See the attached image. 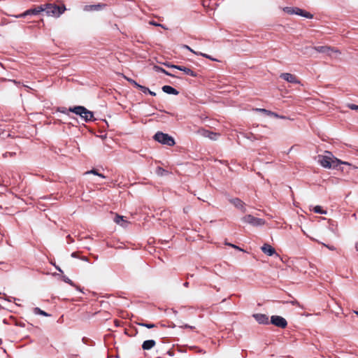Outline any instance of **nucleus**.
Returning a JSON list of instances; mask_svg holds the SVG:
<instances>
[{
  "label": "nucleus",
  "instance_id": "obj_1",
  "mask_svg": "<svg viewBox=\"0 0 358 358\" xmlns=\"http://www.w3.org/2000/svg\"><path fill=\"white\" fill-rule=\"evenodd\" d=\"M325 155H318V163L323 167L327 169L337 168L340 164H348L349 163L343 162L335 157L331 152H326Z\"/></svg>",
  "mask_w": 358,
  "mask_h": 358
},
{
  "label": "nucleus",
  "instance_id": "obj_2",
  "mask_svg": "<svg viewBox=\"0 0 358 358\" xmlns=\"http://www.w3.org/2000/svg\"><path fill=\"white\" fill-rule=\"evenodd\" d=\"M43 8H45L44 11H45L48 15H51L55 17H59L66 10L64 4L56 5L54 3H46L43 5Z\"/></svg>",
  "mask_w": 358,
  "mask_h": 358
},
{
  "label": "nucleus",
  "instance_id": "obj_3",
  "mask_svg": "<svg viewBox=\"0 0 358 358\" xmlns=\"http://www.w3.org/2000/svg\"><path fill=\"white\" fill-rule=\"evenodd\" d=\"M69 110L80 115L86 122L92 121L94 118L93 113L88 110L84 106H75L74 108H70Z\"/></svg>",
  "mask_w": 358,
  "mask_h": 358
},
{
  "label": "nucleus",
  "instance_id": "obj_4",
  "mask_svg": "<svg viewBox=\"0 0 358 358\" xmlns=\"http://www.w3.org/2000/svg\"><path fill=\"white\" fill-rule=\"evenodd\" d=\"M154 139L162 144L169 146H173L176 143L172 136L161 131H158L155 134Z\"/></svg>",
  "mask_w": 358,
  "mask_h": 358
},
{
  "label": "nucleus",
  "instance_id": "obj_5",
  "mask_svg": "<svg viewBox=\"0 0 358 358\" xmlns=\"http://www.w3.org/2000/svg\"><path fill=\"white\" fill-rule=\"evenodd\" d=\"M313 49L316 50L317 52L320 53H327L329 56H331V53H336L337 55H341V52L339 50L329 45H323V46H314Z\"/></svg>",
  "mask_w": 358,
  "mask_h": 358
},
{
  "label": "nucleus",
  "instance_id": "obj_6",
  "mask_svg": "<svg viewBox=\"0 0 358 358\" xmlns=\"http://www.w3.org/2000/svg\"><path fill=\"white\" fill-rule=\"evenodd\" d=\"M243 222L252 224V226H261L264 224V220L255 217L251 215H247L242 218Z\"/></svg>",
  "mask_w": 358,
  "mask_h": 358
},
{
  "label": "nucleus",
  "instance_id": "obj_7",
  "mask_svg": "<svg viewBox=\"0 0 358 358\" xmlns=\"http://www.w3.org/2000/svg\"><path fill=\"white\" fill-rule=\"evenodd\" d=\"M271 323L275 325V327L284 329L287 326V322L286 320L278 315H273L271 317Z\"/></svg>",
  "mask_w": 358,
  "mask_h": 358
},
{
  "label": "nucleus",
  "instance_id": "obj_8",
  "mask_svg": "<svg viewBox=\"0 0 358 358\" xmlns=\"http://www.w3.org/2000/svg\"><path fill=\"white\" fill-rule=\"evenodd\" d=\"M168 67H170V68H173V69H178L180 71H183L185 74L187 75H189V76H191L192 77H196L197 76V74L196 72H194V71H192L191 69L189 68H187L186 66H178V65H169V64H166Z\"/></svg>",
  "mask_w": 358,
  "mask_h": 358
},
{
  "label": "nucleus",
  "instance_id": "obj_9",
  "mask_svg": "<svg viewBox=\"0 0 358 358\" xmlns=\"http://www.w3.org/2000/svg\"><path fill=\"white\" fill-rule=\"evenodd\" d=\"M280 78L290 83H300V80H298L297 77L289 73H282L280 74Z\"/></svg>",
  "mask_w": 358,
  "mask_h": 358
},
{
  "label": "nucleus",
  "instance_id": "obj_10",
  "mask_svg": "<svg viewBox=\"0 0 358 358\" xmlns=\"http://www.w3.org/2000/svg\"><path fill=\"white\" fill-rule=\"evenodd\" d=\"M45 8H43V5L38 6L35 7L34 8H31L29 10H27L24 13H23L21 16L25 17L29 15H38L42 11H44Z\"/></svg>",
  "mask_w": 358,
  "mask_h": 358
},
{
  "label": "nucleus",
  "instance_id": "obj_11",
  "mask_svg": "<svg viewBox=\"0 0 358 358\" xmlns=\"http://www.w3.org/2000/svg\"><path fill=\"white\" fill-rule=\"evenodd\" d=\"M253 317L259 324H267L269 323L268 316L265 314L257 313L254 314Z\"/></svg>",
  "mask_w": 358,
  "mask_h": 358
},
{
  "label": "nucleus",
  "instance_id": "obj_12",
  "mask_svg": "<svg viewBox=\"0 0 358 358\" xmlns=\"http://www.w3.org/2000/svg\"><path fill=\"white\" fill-rule=\"evenodd\" d=\"M261 249L264 254L268 256H272L275 253V249L269 244H264Z\"/></svg>",
  "mask_w": 358,
  "mask_h": 358
},
{
  "label": "nucleus",
  "instance_id": "obj_13",
  "mask_svg": "<svg viewBox=\"0 0 358 358\" xmlns=\"http://www.w3.org/2000/svg\"><path fill=\"white\" fill-rule=\"evenodd\" d=\"M156 345V342L154 340L145 341L142 344V348L143 350H149L154 348Z\"/></svg>",
  "mask_w": 358,
  "mask_h": 358
},
{
  "label": "nucleus",
  "instance_id": "obj_14",
  "mask_svg": "<svg viewBox=\"0 0 358 358\" xmlns=\"http://www.w3.org/2000/svg\"><path fill=\"white\" fill-rule=\"evenodd\" d=\"M230 201L237 208L242 210L243 212L245 211V208H244L245 203L241 199H239L238 198H235V199H231Z\"/></svg>",
  "mask_w": 358,
  "mask_h": 358
},
{
  "label": "nucleus",
  "instance_id": "obj_15",
  "mask_svg": "<svg viewBox=\"0 0 358 358\" xmlns=\"http://www.w3.org/2000/svg\"><path fill=\"white\" fill-rule=\"evenodd\" d=\"M295 14L305 17L308 19H311L313 17V15L310 13L307 12L306 10L299 8H296Z\"/></svg>",
  "mask_w": 358,
  "mask_h": 358
},
{
  "label": "nucleus",
  "instance_id": "obj_16",
  "mask_svg": "<svg viewBox=\"0 0 358 358\" xmlns=\"http://www.w3.org/2000/svg\"><path fill=\"white\" fill-rule=\"evenodd\" d=\"M162 90L164 92L169 94H174L178 95L179 94V92L176 90L175 88L172 87L169 85H164L162 87Z\"/></svg>",
  "mask_w": 358,
  "mask_h": 358
},
{
  "label": "nucleus",
  "instance_id": "obj_17",
  "mask_svg": "<svg viewBox=\"0 0 358 358\" xmlns=\"http://www.w3.org/2000/svg\"><path fill=\"white\" fill-rule=\"evenodd\" d=\"M105 6H106V5L104 3H98V4H95V5H88V6H85V10H89V11H91V10H98L102 9Z\"/></svg>",
  "mask_w": 358,
  "mask_h": 358
},
{
  "label": "nucleus",
  "instance_id": "obj_18",
  "mask_svg": "<svg viewBox=\"0 0 358 358\" xmlns=\"http://www.w3.org/2000/svg\"><path fill=\"white\" fill-rule=\"evenodd\" d=\"M201 133L203 136L208 137L211 140H216L217 136H218V134L216 133H213L212 131L205 130V129L201 130Z\"/></svg>",
  "mask_w": 358,
  "mask_h": 358
},
{
  "label": "nucleus",
  "instance_id": "obj_19",
  "mask_svg": "<svg viewBox=\"0 0 358 358\" xmlns=\"http://www.w3.org/2000/svg\"><path fill=\"white\" fill-rule=\"evenodd\" d=\"M114 221L117 224H120V225H121L122 227H127V224H128V222L124 219V217L123 216H120L119 215H115V217L114 218Z\"/></svg>",
  "mask_w": 358,
  "mask_h": 358
},
{
  "label": "nucleus",
  "instance_id": "obj_20",
  "mask_svg": "<svg viewBox=\"0 0 358 358\" xmlns=\"http://www.w3.org/2000/svg\"><path fill=\"white\" fill-rule=\"evenodd\" d=\"M136 324L138 326L144 327L148 329H152L157 327V325L154 323H146L143 322V319H141L139 322H136Z\"/></svg>",
  "mask_w": 358,
  "mask_h": 358
},
{
  "label": "nucleus",
  "instance_id": "obj_21",
  "mask_svg": "<svg viewBox=\"0 0 358 358\" xmlns=\"http://www.w3.org/2000/svg\"><path fill=\"white\" fill-rule=\"evenodd\" d=\"M178 327L182 329H194L195 327L192 326L187 324H185L182 320H178Z\"/></svg>",
  "mask_w": 358,
  "mask_h": 358
},
{
  "label": "nucleus",
  "instance_id": "obj_22",
  "mask_svg": "<svg viewBox=\"0 0 358 358\" xmlns=\"http://www.w3.org/2000/svg\"><path fill=\"white\" fill-rule=\"evenodd\" d=\"M154 69L156 71H158V72H162L164 73H165L166 75H168L169 76H174L173 74L169 73L168 71H166V70H164V69H162V67L160 66H154Z\"/></svg>",
  "mask_w": 358,
  "mask_h": 358
},
{
  "label": "nucleus",
  "instance_id": "obj_23",
  "mask_svg": "<svg viewBox=\"0 0 358 358\" xmlns=\"http://www.w3.org/2000/svg\"><path fill=\"white\" fill-rule=\"evenodd\" d=\"M34 313L35 314L41 315H43V316H49V315L47 313H45V311L41 310L39 308H34Z\"/></svg>",
  "mask_w": 358,
  "mask_h": 358
},
{
  "label": "nucleus",
  "instance_id": "obj_24",
  "mask_svg": "<svg viewBox=\"0 0 358 358\" xmlns=\"http://www.w3.org/2000/svg\"><path fill=\"white\" fill-rule=\"evenodd\" d=\"M89 173H92V174H94V175L98 176H99V177H101V178H105V176H104L103 174L99 173L97 171V170H96V169H92L91 171H88L85 172V174H89Z\"/></svg>",
  "mask_w": 358,
  "mask_h": 358
},
{
  "label": "nucleus",
  "instance_id": "obj_25",
  "mask_svg": "<svg viewBox=\"0 0 358 358\" xmlns=\"http://www.w3.org/2000/svg\"><path fill=\"white\" fill-rule=\"evenodd\" d=\"M124 78L125 80H127L129 83H131L132 85H134L135 87H139V84L137 83L134 80L129 78V77H127L126 76H124Z\"/></svg>",
  "mask_w": 358,
  "mask_h": 358
},
{
  "label": "nucleus",
  "instance_id": "obj_26",
  "mask_svg": "<svg viewBox=\"0 0 358 358\" xmlns=\"http://www.w3.org/2000/svg\"><path fill=\"white\" fill-rule=\"evenodd\" d=\"M313 210L316 213H320V214H326V211L323 210L320 206H316L314 207Z\"/></svg>",
  "mask_w": 358,
  "mask_h": 358
},
{
  "label": "nucleus",
  "instance_id": "obj_27",
  "mask_svg": "<svg viewBox=\"0 0 358 358\" xmlns=\"http://www.w3.org/2000/svg\"><path fill=\"white\" fill-rule=\"evenodd\" d=\"M256 110L257 111L262 112V113H264V114H266V115H268V116H271V114H273L272 111L266 110V109H264V108H257Z\"/></svg>",
  "mask_w": 358,
  "mask_h": 358
},
{
  "label": "nucleus",
  "instance_id": "obj_28",
  "mask_svg": "<svg viewBox=\"0 0 358 358\" xmlns=\"http://www.w3.org/2000/svg\"><path fill=\"white\" fill-rule=\"evenodd\" d=\"M195 55H201L203 56V57H206L207 59H209L212 61H217V59L213 58L211 56L207 55V54H205V53H202V52H195Z\"/></svg>",
  "mask_w": 358,
  "mask_h": 358
},
{
  "label": "nucleus",
  "instance_id": "obj_29",
  "mask_svg": "<svg viewBox=\"0 0 358 358\" xmlns=\"http://www.w3.org/2000/svg\"><path fill=\"white\" fill-rule=\"evenodd\" d=\"M284 10L289 14H295L296 8L286 7Z\"/></svg>",
  "mask_w": 358,
  "mask_h": 358
},
{
  "label": "nucleus",
  "instance_id": "obj_30",
  "mask_svg": "<svg viewBox=\"0 0 358 358\" xmlns=\"http://www.w3.org/2000/svg\"><path fill=\"white\" fill-rule=\"evenodd\" d=\"M137 88L141 90L143 93H148V92L150 91V90L148 87L141 85H139V87H138Z\"/></svg>",
  "mask_w": 358,
  "mask_h": 358
},
{
  "label": "nucleus",
  "instance_id": "obj_31",
  "mask_svg": "<svg viewBox=\"0 0 358 358\" xmlns=\"http://www.w3.org/2000/svg\"><path fill=\"white\" fill-rule=\"evenodd\" d=\"M347 107L351 110H358V105H355L353 103L347 104Z\"/></svg>",
  "mask_w": 358,
  "mask_h": 358
},
{
  "label": "nucleus",
  "instance_id": "obj_32",
  "mask_svg": "<svg viewBox=\"0 0 358 358\" xmlns=\"http://www.w3.org/2000/svg\"><path fill=\"white\" fill-rule=\"evenodd\" d=\"M322 245H323L324 246L327 247V248H329V250H334L336 249V248H335L334 246H332V245H326V244H324V243H322Z\"/></svg>",
  "mask_w": 358,
  "mask_h": 358
},
{
  "label": "nucleus",
  "instance_id": "obj_33",
  "mask_svg": "<svg viewBox=\"0 0 358 358\" xmlns=\"http://www.w3.org/2000/svg\"><path fill=\"white\" fill-rule=\"evenodd\" d=\"M185 48L186 49H187L188 50H189L190 52H193L194 54H195V52H196V51H194V50H192L190 47H189L188 45H185Z\"/></svg>",
  "mask_w": 358,
  "mask_h": 358
},
{
  "label": "nucleus",
  "instance_id": "obj_34",
  "mask_svg": "<svg viewBox=\"0 0 358 358\" xmlns=\"http://www.w3.org/2000/svg\"><path fill=\"white\" fill-rule=\"evenodd\" d=\"M165 170L162 169V168H158V170H157V173L158 174H162L163 172H164Z\"/></svg>",
  "mask_w": 358,
  "mask_h": 358
},
{
  "label": "nucleus",
  "instance_id": "obj_35",
  "mask_svg": "<svg viewBox=\"0 0 358 358\" xmlns=\"http://www.w3.org/2000/svg\"><path fill=\"white\" fill-rule=\"evenodd\" d=\"M272 117H281V118H284V117H280L277 113L273 112V114H271Z\"/></svg>",
  "mask_w": 358,
  "mask_h": 358
},
{
  "label": "nucleus",
  "instance_id": "obj_36",
  "mask_svg": "<svg viewBox=\"0 0 358 358\" xmlns=\"http://www.w3.org/2000/svg\"><path fill=\"white\" fill-rule=\"evenodd\" d=\"M229 245L236 248V249H238V250H241V248H239L238 246L235 245H233V244H228Z\"/></svg>",
  "mask_w": 358,
  "mask_h": 358
},
{
  "label": "nucleus",
  "instance_id": "obj_37",
  "mask_svg": "<svg viewBox=\"0 0 358 358\" xmlns=\"http://www.w3.org/2000/svg\"><path fill=\"white\" fill-rule=\"evenodd\" d=\"M8 155H10V156H13V155H15V152H13H13H6L5 154V156L6 157Z\"/></svg>",
  "mask_w": 358,
  "mask_h": 358
},
{
  "label": "nucleus",
  "instance_id": "obj_38",
  "mask_svg": "<svg viewBox=\"0 0 358 358\" xmlns=\"http://www.w3.org/2000/svg\"><path fill=\"white\" fill-rule=\"evenodd\" d=\"M148 93H149L150 95H152V96H156V93H155V92H152V91H150V90L148 92Z\"/></svg>",
  "mask_w": 358,
  "mask_h": 358
},
{
  "label": "nucleus",
  "instance_id": "obj_39",
  "mask_svg": "<svg viewBox=\"0 0 358 358\" xmlns=\"http://www.w3.org/2000/svg\"><path fill=\"white\" fill-rule=\"evenodd\" d=\"M67 283L70 284V285H73V282L72 281L70 280V279H67L65 280Z\"/></svg>",
  "mask_w": 358,
  "mask_h": 358
},
{
  "label": "nucleus",
  "instance_id": "obj_40",
  "mask_svg": "<svg viewBox=\"0 0 358 358\" xmlns=\"http://www.w3.org/2000/svg\"><path fill=\"white\" fill-rule=\"evenodd\" d=\"M183 285L185 287H189V282H185Z\"/></svg>",
  "mask_w": 358,
  "mask_h": 358
},
{
  "label": "nucleus",
  "instance_id": "obj_41",
  "mask_svg": "<svg viewBox=\"0 0 358 358\" xmlns=\"http://www.w3.org/2000/svg\"><path fill=\"white\" fill-rule=\"evenodd\" d=\"M150 23L151 24H153V25H155V26H158V25H159L158 24H157V23L154 22H150Z\"/></svg>",
  "mask_w": 358,
  "mask_h": 358
},
{
  "label": "nucleus",
  "instance_id": "obj_42",
  "mask_svg": "<svg viewBox=\"0 0 358 358\" xmlns=\"http://www.w3.org/2000/svg\"><path fill=\"white\" fill-rule=\"evenodd\" d=\"M355 248L358 251V242L355 244Z\"/></svg>",
  "mask_w": 358,
  "mask_h": 358
},
{
  "label": "nucleus",
  "instance_id": "obj_43",
  "mask_svg": "<svg viewBox=\"0 0 358 358\" xmlns=\"http://www.w3.org/2000/svg\"><path fill=\"white\" fill-rule=\"evenodd\" d=\"M183 211H185L186 213V212H187V210L183 209Z\"/></svg>",
  "mask_w": 358,
  "mask_h": 358
},
{
  "label": "nucleus",
  "instance_id": "obj_44",
  "mask_svg": "<svg viewBox=\"0 0 358 358\" xmlns=\"http://www.w3.org/2000/svg\"><path fill=\"white\" fill-rule=\"evenodd\" d=\"M183 211H185L186 213V212H187V210L183 209Z\"/></svg>",
  "mask_w": 358,
  "mask_h": 358
},
{
  "label": "nucleus",
  "instance_id": "obj_45",
  "mask_svg": "<svg viewBox=\"0 0 358 358\" xmlns=\"http://www.w3.org/2000/svg\"><path fill=\"white\" fill-rule=\"evenodd\" d=\"M355 313H356L357 315H358V311H355Z\"/></svg>",
  "mask_w": 358,
  "mask_h": 358
}]
</instances>
